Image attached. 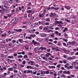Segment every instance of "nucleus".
Listing matches in <instances>:
<instances>
[{
	"instance_id": "f257e3e1",
	"label": "nucleus",
	"mask_w": 78,
	"mask_h": 78,
	"mask_svg": "<svg viewBox=\"0 0 78 78\" xmlns=\"http://www.w3.org/2000/svg\"><path fill=\"white\" fill-rule=\"evenodd\" d=\"M18 21H19V18H14L12 19V23L13 24H12L11 25L12 26H14L15 24H16L17 23H18Z\"/></svg>"
},
{
	"instance_id": "f03ea898",
	"label": "nucleus",
	"mask_w": 78,
	"mask_h": 78,
	"mask_svg": "<svg viewBox=\"0 0 78 78\" xmlns=\"http://www.w3.org/2000/svg\"><path fill=\"white\" fill-rule=\"evenodd\" d=\"M32 42H33L34 45H36V44H37L38 45H40V43L37 42V41H35L34 40L32 41Z\"/></svg>"
},
{
	"instance_id": "7ed1b4c3",
	"label": "nucleus",
	"mask_w": 78,
	"mask_h": 78,
	"mask_svg": "<svg viewBox=\"0 0 78 78\" xmlns=\"http://www.w3.org/2000/svg\"><path fill=\"white\" fill-rule=\"evenodd\" d=\"M40 49H41L42 51H43L44 50H47V48L45 47H40L38 49V50H40Z\"/></svg>"
},
{
	"instance_id": "20e7f679",
	"label": "nucleus",
	"mask_w": 78,
	"mask_h": 78,
	"mask_svg": "<svg viewBox=\"0 0 78 78\" xmlns=\"http://www.w3.org/2000/svg\"><path fill=\"white\" fill-rule=\"evenodd\" d=\"M76 64H78V62H74V63H73V64H72V66H73V67H75Z\"/></svg>"
},
{
	"instance_id": "39448f33",
	"label": "nucleus",
	"mask_w": 78,
	"mask_h": 78,
	"mask_svg": "<svg viewBox=\"0 0 78 78\" xmlns=\"http://www.w3.org/2000/svg\"><path fill=\"white\" fill-rule=\"evenodd\" d=\"M41 37H46V34L42 33L41 35Z\"/></svg>"
},
{
	"instance_id": "423d86ee",
	"label": "nucleus",
	"mask_w": 78,
	"mask_h": 78,
	"mask_svg": "<svg viewBox=\"0 0 78 78\" xmlns=\"http://www.w3.org/2000/svg\"><path fill=\"white\" fill-rule=\"evenodd\" d=\"M41 57L42 58H43V59H44V60H45L46 59L45 56L44 55H41Z\"/></svg>"
},
{
	"instance_id": "0eeeda50",
	"label": "nucleus",
	"mask_w": 78,
	"mask_h": 78,
	"mask_svg": "<svg viewBox=\"0 0 78 78\" xmlns=\"http://www.w3.org/2000/svg\"><path fill=\"white\" fill-rule=\"evenodd\" d=\"M30 36L31 37H35L36 36V34H34L33 35V34H31L30 35Z\"/></svg>"
},
{
	"instance_id": "6e6552de",
	"label": "nucleus",
	"mask_w": 78,
	"mask_h": 78,
	"mask_svg": "<svg viewBox=\"0 0 78 78\" xmlns=\"http://www.w3.org/2000/svg\"><path fill=\"white\" fill-rule=\"evenodd\" d=\"M53 16L54 17H58V15L56 14V13H54Z\"/></svg>"
},
{
	"instance_id": "1a4fd4ad",
	"label": "nucleus",
	"mask_w": 78,
	"mask_h": 78,
	"mask_svg": "<svg viewBox=\"0 0 78 78\" xmlns=\"http://www.w3.org/2000/svg\"><path fill=\"white\" fill-rule=\"evenodd\" d=\"M68 30V29L67 28L65 27L64 30H63V33H65L66 32V31H67Z\"/></svg>"
},
{
	"instance_id": "9d476101",
	"label": "nucleus",
	"mask_w": 78,
	"mask_h": 78,
	"mask_svg": "<svg viewBox=\"0 0 78 78\" xmlns=\"http://www.w3.org/2000/svg\"><path fill=\"white\" fill-rule=\"evenodd\" d=\"M27 69H33V67L31 66H27Z\"/></svg>"
},
{
	"instance_id": "9b49d317",
	"label": "nucleus",
	"mask_w": 78,
	"mask_h": 78,
	"mask_svg": "<svg viewBox=\"0 0 78 78\" xmlns=\"http://www.w3.org/2000/svg\"><path fill=\"white\" fill-rule=\"evenodd\" d=\"M32 17V14L31 13H29L28 14V17H29V18H30V17Z\"/></svg>"
},
{
	"instance_id": "f8f14e48",
	"label": "nucleus",
	"mask_w": 78,
	"mask_h": 78,
	"mask_svg": "<svg viewBox=\"0 0 78 78\" xmlns=\"http://www.w3.org/2000/svg\"><path fill=\"white\" fill-rule=\"evenodd\" d=\"M3 64L5 67H6L7 66V63L5 62H4Z\"/></svg>"
},
{
	"instance_id": "ddd939ff",
	"label": "nucleus",
	"mask_w": 78,
	"mask_h": 78,
	"mask_svg": "<svg viewBox=\"0 0 78 78\" xmlns=\"http://www.w3.org/2000/svg\"><path fill=\"white\" fill-rule=\"evenodd\" d=\"M75 44V41H73L72 42V45L73 46Z\"/></svg>"
},
{
	"instance_id": "4468645a",
	"label": "nucleus",
	"mask_w": 78,
	"mask_h": 78,
	"mask_svg": "<svg viewBox=\"0 0 78 78\" xmlns=\"http://www.w3.org/2000/svg\"><path fill=\"white\" fill-rule=\"evenodd\" d=\"M65 8L66 9H70V7L69 6H66L65 7Z\"/></svg>"
},
{
	"instance_id": "2eb2a0df",
	"label": "nucleus",
	"mask_w": 78,
	"mask_h": 78,
	"mask_svg": "<svg viewBox=\"0 0 78 78\" xmlns=\"http://www.w3.org/2000/svg\"><path fill=\"white\" fill-rule=\"evenodd\" d=\"M34 19V17H32L30 19V22H33Z\"/></svg>"
},
{
	"instance_id": "dca6fc26",
	"label": "nucleus",
	"mask_w": 78,
	"mask_h": 78,
	"mask_svg": "<svg viewBox=\"0 0 78 78\" xmlns=\"http://www.w3.org/2000/svg\"><path fill=\"white\" fill-rule=\"evenodd\" d=\"M1 36L2 37H6V34L5 33L4 34H2Z\"/></svg>"
},
{
	"instance_id": "f3484780",
	"label": "nucleus",
	"mask_w": 78,
	"mask_h": 78,
	"mask_svg": "<svg viewBox=\"0 0 78 78\" xmlns=\"http://www.w3.org/2000/svg\"><path fill=\"white\" fill-rule=\"evenodd\" d=\"M18 41L19 42H20V43H22V42H23L22 41V39H19Z\"/></svg>"
},
{
	"instance_id": "a211bd4d",
	"label": "nucleus",
	"mask_w": 78,
	"mask_h": 78,
	"mask_svg": "<svg viewBox=\"0 0 78 78\" xmlns=\"http://www.w3.org/2000/svg\"><path fill=\"white\" fill-rule=\"evenodd\" d=\"M9 71H13V68H9Z\"/></svg>"
},
{
	"instance_id": "6ab92c4d",
	"label": "nucleus",
	"mask_w": 78,
	"mask_h": 78,
	"mask_svg": "<svg viewBox=\"0 0 78 78\" xmlns=\"http://www.w3.org/2000/svg\"><path fill=\"white\" fill-rule=\"evenodd\" d=\"M25 24H31V23L30 22H26L25 23Z\"/></svg>"
},
{
	"instance_id": "aec40b11",
	"label": "nucleus",
	"mask_w": 78,
	"mask_h": 78,
	"mask_svg": "<svg viewBox=\"0 0 78 78\" xmlns=\"http://www.w3.org/2000/svg\"><path fill=\"white\" fill-rule=\"evenodd\" d=\"M65 20L66 22H67L68 23L70 22V21L69 20H68L67 19H65Z\"/></svg>"
},
{
	"instance_id": "412c9836",
	"label": "nucleus",
	"mask_w": 78,
	"mask_h": 78,
	"mask_svg": "<svg viewBox=\"0 0 78 78\" xmlns=\"http://www.w3.org/2000/svg\"><path fill=\"white\" fill-rule=\"evenodd\" d=\"M8 58H12V59H13V58H14V56H9L8 57Z\"/></svg>"
},
{
	"instance_id": "4be33fe9",
	"label": "nucleus",
	"mask_w": 78,
	"mask_h": 78,
	"mask_svg": "<svg viewBox=\"0 0 78 78\" xmlns=\"http://www.w3.org/2000/svg\"><path fill=\"white\" fill-rule=\"evenodd\" d=\"M55 23H57V24H60V22L56 21H55Z\"/></svg>"
},
{
	"instance_id": "5701e85b",
	"label": "nucleus",
	"mask_w": 78,
	"mask_h": 78,
	"mask_svg": "<svg viewBox=\"0 0 78 78\" xmlns=\"http://www.w3.org/2000/svg\"><path fill=\"white\" fill-rule=\"evenodd\" d=\"M54 9L55 10H58V9H59V7H55Z\"/></svg>"
},
{
	"instance_id": "b1692460",
	"label": "nucleus",
	"mask_w": 78,
	"mask_h": 78,
	"mask_svg": "<svg viewBox=\"0 0 78 78\" xmlns=\"http://www.w3.org/2000/svg\"><path fill=\"white\" fill-rule=\"evenodd\" d=\"M27 13H31L32 12V10H29L27 11Z\"/></svg>"
},
{
	"instance_id": "393cba45",
	"label": "nucleus",
	"mask_w": 78,
	"mask_h": 78,
	"mask_svg": "<svg viewBox=\"0 0 78 78\" xmlns=\"http://www.w3.org/2000/svg\"><path fill=\"white\" fill-rule=\"evenodd\" d=\"M14 1H15L14 0H10V3H12Z\"/></svg>"
},
{
	"instance_id": "a878e982",
	"label": "nucleus",
	"mask_w": 78,
	"mask_h": 78,
	"mask_svg": "<svg viewBox=\"0 0 78 78\" xmlns=\"http://www.w3.org/2000/svg\"><path fill=\"white\" fill-rule=\"evenodd\" d=\"M61 77H62V78H63V77L64 78H66V75L64 74H62L61 76Z\"/></svg>"
},
{
	"instance_id": "bb28decb",
	"label": "nucleus",
	"mask_w": 78,
	"mask_h": 78,
	"mask_svg": "<svg viewBox=\"0 0 78 78\" xmlns=\"http://www.w3.org/2000/svg\"><path fill=\"white\" fill-rule=\"evenodd\" d=\"M37 58L38 60V61H41V58H39V57H37Z\"/></svg>"
},
{
	"instance_id": "cd10ccee",
	"label": "nucleus",
	"mask_w": 78,
	"mask_h": 78,
	"mask_svg": "<svg viewBox=\"0 0 78 78\" xmlns=\"http://www.w3.org/2000/svg\"><path fill=\"white\" fill-rule=\"evenodd\" d=\"M18 57L19 58H23V56L22 55H18Z\"/></svg>"
},
{
	"instance_id": "c85d7f7f",
	"label": "nucleus",
	"mask_w": 78,
	"mask_h": 78,
	"mask_svg": "<svg viewBox=\"0 0 78 78\" xmlns=\"http://www.w3.org/2000/svg\"><path fill=\"white\" fill-rule=\"evenodd\" d=\"M46 20L47 21V22H50V20L49 18H46Z\"/></svg>"
},
{
	"instance_id": "c756f323",
	"label": "nucleus",
	"mask_w": 78,
	"mask_h": 78,
	"mask_svg": "<svg viewBox=\"0 0 78 78\" xmlns=\"http://www.w3.org/2000/svg\"><path fill=\"white\" fill-rule=\"evenodd\" d=\"M75 36H76L77 37H78V32H76L75 33Z\"/></svg>"
},
{
	"instance_id": "7c9ffc66",
	"label": "nucleus",
	"mask_w": 78,
	"mask_h": 78,
	"mask_svg": "<svg viewBox=\"0 0 78 78\" xmlns=\"http://www.w3.org/2000/svg\"><path fill=\"white\" fill-rule=\"evenodd\" d=\"M4 19H8V16H4Z\"/></svg>"
},
{
	"instance_id": "2f4dec72",
	"label": "nucleus",
	"mask_w": 78,
	"mask_h": 78,
	"mask_svg": "<svg viewBox=\"0 0 78 78\" xmlns=\"http://www.w3.org/2000/svg\"><path fill=\"white\" fill-rule=\"evenodd\" d=\"M63 45L65 46V47H67V44H66V43H63Z\"/></svg>"
},
{
	"instance_id": "473e14b6",
	"label": "nucleus",
	"mask_w": 78,
	"mask_h": 78,
	"mask_svg": "<svg viewBox=\"0 0 78 78\" xmlns=\"http://www.w3.org/2000/svg\"><path fill=\"white\" fill-rule=\"evenodd\" d=\"M58 47H57V50L58 51H61V50Z\"/></svg>"
},
{
	"instance_id": "72a5a7b5",
	"label": "nucleus",
	"mask_w": 78,
	"mask_h": 78,
	"mask_svg": "<svg viewBox=\"0 0 78 78\" xmlns=\"http://www.w3.org/2000/svg\"><path fill=\"white\" fill-rule=\"evenodd\" d=\"M25 63H26V61H23L22 62L23 64V65H25Z\"/></svg>"
},
{
	"instance_id": "f704fd0d",
	"label": "nucleus",
	"mask_w": 78,
	"mask_h": 78,
	"mask_svg": "<svg viewBox=\"0 0 78 78\" xmlns=\"http://www.w3.org/2000/svg\"><path fill=\"white\" fill-rule=\"evenodd\" d=\"M24 18L25 19H27V14H25L24 16Z\"/></svg>"
},
{
	"instance_id": "c9c22d12",
	"label": "nucleus",
	"mask_w": 78,
	"mask_h": 78,
	"mask_svg": "<svg viewBox=\"0 0 78 78\" xmlns=\"http://www.w3.org/2000/svg\"><path fill=\"white\" fill-rule=\"evenodd\" d=\"M23 72L24 73H25V74L27 73V70H26L24 71Z\"/></svg>"
},
{
	"instance_id": "e433bc0d",
	"label": "nucleus",
	"mask_w": 78,
	"mask_h": 78,
	"mask_svg": "<svg viewBox=\"0 0 78 78\" xmlns=\"http://www.w3.org/2000/svg\"><path fill=\"white\" fill-rule=\"evenodd\" d=\"M1 24H2V25H4L5 24V22L3 21H1Z\"/></svg>"
},
{
	"instance_id": "4c0bfd02",
	"label": "nucleus",
	"mask_w": 78,
	"mask_h": 78,
	"mask_svg": "<svg viewBox=\"0 0 78 78\" xmlns=\"http://www.w3.org/2000/svg\"><path fill=\"white\" fill-rule=\"evenodd\" d=\"M58 45L59 46H61V44L59 42H58Z\"/></svg>"
},
{
	"instance_id": "58836bf2",
	"label": "nucleus",
	"mask_w": 78,
	"mask_h": 78,
	"mask_svg": "<svg viewBox=\"0 0 78 78\" xmlns=\"http://www.w3.org/2000/svg\"><path fill=\"white\" fill-rule=\"evenodd\" d=\"M45 40L46 42H47V41H48V37L45 38Z\"/></svg>"
},
{
	"instance_id": "ea45409f",
	"label": "nucleus",
	"mask_w": 78,
	"mask_h": 78,
	"mask_svg": "<svg viewBox=\"0 0 78 78\" xmlns=\"http://www.w3.org/2000/svg\"><path fill=\"white\" fill-rule=\"evenodd\" d=\"M30 73V70H27V73Z\"/></svg>"
},
{
	"instance_id": "a19ab883",
	"label": "nucleus",
	"mask_w": 78,
	"mask_h": 78,
	"mask_svg": "<svg viewBox=\"0 0 78 78\" xmlns=\"http://www.w3.org/2000/svg\"><path fill=\"white\" fill-rule=\"evenodd\" d=\"M45 25H50V24L48 23H44Z\"/></svg>"
},
{
	"instance_id": "79ce46f5",
	"label": "nucleus",
	"mask_w": 78,
	"mask_h": 78,
	"mask_svg": "<svg viewBox=\"0 0 78 78\" xmlns=\"http://www.w3.org/2000/svg\"><path fill=\"white\" fill-rule=\"evenodd\" d=\"M7 16V17H11V15H10V14H8Z\"/></svg>"
},
{
	"instance_id": "37998d69",
	"label": "nucleus",
	"mask_w": 78,
	"mask_h": 78,
	"mask_svg": "<svg viewBox=\"0 0 78 78\" xmlns=\"http://www.w3.org/2000/svg\"><path fill=\"white\" fill-rule=\"evenodd\" d=\"M59 13H60V14H62V10H59Z\"/></svg>"
},
{
	"instance_id": "c03bdc74",
	"label": "nucleus",
	"mask_w": 78,
	"mask_h": 78,
	"mask_svg": "<svg viewBox=\"0 0 78 78\" xmlns=\"http://www.w3.org/2000/svg\"><path fill=\"white\" fill-rule=\"evenodd\" d=\"M14 72H15V73H18V71L16 69L14 70Z\"/></svg>"
},
{
	"instance_id": "a18cd8bd",
	"label": "nucleus",
	"mask_w": 78,
	"mask_h": 78,
	"mask_svg": "<svg viewBox=\"0 0 78 78\" xmlns=\"http://www.w3.org/2000/svg\"><path fill=\"white\" fill-rule=\"evenodd\" d=\"M19 32H22V30L21 29H19L18 30Z\"/></svg>"
},
{
	"instance_id": "49530a36",
	"label": "nucleus",
	"mask_w": 78,
	"mask_h": 78,
	"mask_svg": "<svg viewBox=\"0 0 78 78\" xmlns=\"http://www.w3.org/2000/svg\"><path fill=\"white\" fill-rule=\"evenodd\" d=\"M24 47L26 49H27V50H28V49L29 48V47L28 46H25Z\"/></svg>"
},
{
	"instance_id": "de8ad7c7",
	"label": "nucleus",
	"mask_w": 78,
	"mask_h": 78,
	"mask_svg": "<svg viewBox=\"0 0 78 78\" xmlns=\"http://www.w3.org/2000/svg\"><path fill=\"white\" fill-rule=\"evenodd\" d=\"M34 63V62H33L32 61H30V65H33V64Z\"/></svg>"
},
{
	"instance_id": "09e8293b",
	"label": "nucleus",
	"mask_w": 78,
	"mask_h": 78,
	"mask_svg": "<svg viewBox=\"0 0 78 78\" xmlns=\"http://www.w3.org/2000/svg\"><path fill=\"white\" fill-rule=\"evenodd\" d=\"M24 58H28V56L27 55H24Z\"/></svg>"
},
{
	"instance_id": "8fccbe9b",
	"label": "nucleus",
	"mask_w": 78,
	"mask_h": 78,
	"mask_svg": "<svg viewBox=\"0 0 78 78\" xmlns=\"http://www.w3.org/2000/svg\"><path fill=\"white\" fill-rule=\"evenodd\" d=\"M4 4L5 5H8V2L7 1H5L4 2Z\"/></svg>"
},
{
	"instance_id": "3c124183",
	"label": "nucleus",
	"mask_w": 78,
	"mask_h": 78,
	"mask_svg": "<svg viewBox=\"0 0 78 78\" xmlns=\"http://www.w3.org/2000/svg\"><path fill=\"white\" fill-rule=\"evenodd\" d=\"M5 12L3 10L2 12V15H4V14H5Z\"/></svg>"
},
{
	"instance_id": "603ef678",
	"label": "nucleus",
	"mask_w": 78,
	"mask_h": 78,
	"mask_svg": "<svg viewBox=\"0 0 78 78\" xmlns=\"http://www.w3.org/2000/svg\"><path fill=\"white\" fill-rule=\"evenodd\" d=\"M15 1L16 3H19V0H15Z\"/></svg>"
},
{
	"instance_id": "864d4df0",
	"label": "nucleus",
	"mask_w": 78,
	"mask_h": 78,
	"mask_svg": "<svg viewBox=\"0 0 78 78\" xmlns=\"http://www.w3.org/2000/svg\"><path fill=\"white\" fill-rule=\"evenodd\" d=\"M63 73L64 74H67V71H63Z\"/></svg>"
},
{
	"instance_id": "5fc2aeb1",
	"label": "nucleus",
	"mask_w": 78,
	"mask_h": 78,
	"mask_svg": "<svg viewBox=\"0 0 78 78\" xmlns=\"http://www.w3.org/2000/svg\"><path fill=\"white\" fill-rule=\"evenodd\" d=\"M31 2H29L28 4H27V6H30V5H31Z\"/></svg>"
},
{
	"instance_id": "6e6d98bb",
	"label": "nucleus",
	"mask_w": 78,
	"mask_h": 78,
	"mask_svg": "<svg viewBox=\"0 0 78 78\" xmlns=\"http://www.w3.org/2000/svg\"><path fill=\"white\" fill-rule=\"evenodd\" d=\"M72 23L73 24L75 23V20H73L72 21Z\"/></svg>"
},
{
	"instance_id": "4d7b16f0",
	"label": "nucleus",
	"mask_w": 78,
	"mask_h": 78,
	"mask_svg": "<svg viewBox=\"0 0 78 78\" xmlns=\"http://www.w3.org/2000/svg\"><path fill=\"white\" fill-rule=\"evenodd\" d=\"M61 66V64H59L57 66V67H58V68H59V67H60V66Z\"/></svg>"
},
{
	"instance_id": "13d9d810",
	"label": "nucleus",
	"mask_w": 78,
	"mask_h": 78,
	"mask_svg": "<svg viewBox=\"0 0 78 78\" xmlns=\"http://www.w3.org/2000/svg\"><path fill=\"white\" fill-rule=\"evenodd\" d=\"M49 73V71H46V74H48Z\"/></svg>"
},
{
	"instance_id": "bf43d9fd",
	"label": "nucleus",
	"mask_w": 78,
	"mask_h": 78,
	"mask_svg": "<svg viewBox=\"0 0 78 78\" xmlns=\"http://www.w3.org/2000/svg\"><path fill=\"white\" fill-rule=\"evenodd\" d=\"M62 40H63V41H65V42H67V39H62Z\"/></svg>"
},
{
	"instance_id": "052dcab7",
	"label": "nucleus",
	"mask_w": 78,
	"mask_h": 78,
	"mask_svg": "<svg viewBox=\"0 0 78 78\" xmlns=\"http://www.w3.org/2000/svg\"><path fill=\"white\" fill-rule=\"evenodd\" d=\"M50 74H51V75H53V72H52L51 71L50 72Z\"/></svg>"
},
{
	"instance_id": "680f3d73",
	"label": "nucleus",
	"mask_w": 78,
	"mask_h": 78,
	"mask_svg": "<svg viewBox=\"0 0 78 78\" xmlns=\"http://www.w3.org/2000/svg\"><path fill=\"white\" fill-rule=\"evenodd\" d=\"M63 57L65 58H67V55H64V56H63Z\"/></svg>"
},
{
	"instance_id": "e2e57ef3",
	"label": "nucleus",
	"mask_w": 78,
	"mask_h": 78,
	"mask_svg": "<svg viewBox=\"0 0 78 78\" xmlns=\"http://www.w3.org/2000/svg\"><path fill=\"white\" fill-rule=\"evenodd\" d=\"M12 34H16V32L15 31H13L12 32Z\"/></svg>"
},
{
	"instance_id": "0e129e2a",
	"label": "nucleus",
	"mask_w": 78,
	"mask_h": 78,
	"mask_svg": "<svg viewBox=\"0 0 78 78\" xmlns=\"http://www.w3.org/2000/svg\"><path fill=\"white\" fill-rule=\"evenodd\" d=\"M10 78H14V76L13 75H11L10 76Z\"/></svg>"
},
{
	"instance_id": "69168bd1",
	"label": "nucleus",
	"mask_w": 78,
	"mask_h": 78,
	"mask_svg": "<svg viewBox=\"0 0 78 78\" xmlns=\"http://www.w3.org/2000/svg\"><path fill=\"white\" fill-rule=\"evenodd\" d=\"M16 12H19V9H18V8H17L15 10Z\"/></svg>"
},
{
	"instance_id": "338daca9",
	"label": "nucleus",
	"mask_w": 78,
	"mask_h": 78,
	"mask_svg": "<svg viewBox=\"0 0 78 78\" xmlns=\"http://www.w3.org/2000/svg\"><path fill=\"white\" fill-rule=\"evenodd\" d=\"M47 51H48V52H50V49H48Z\"/></svg>"
},
{
	"instance_id": "774afa93",
	"label": "nucleus",
	"mask_w": 78,
	"mask_h": 78,
	"mask_svg": "<svg viewBox=\"0 0 78 78\" xmlns=\"http://www.w3.org/2000/svg\"><path fill=\"white\" fill-rule=\"evenodd\" d=\"M70 71H68L67 72V74H70Z\"/></svg>"
}]
</instances>
